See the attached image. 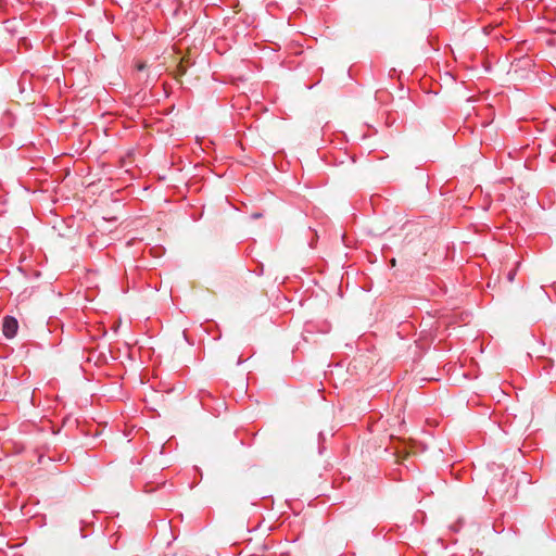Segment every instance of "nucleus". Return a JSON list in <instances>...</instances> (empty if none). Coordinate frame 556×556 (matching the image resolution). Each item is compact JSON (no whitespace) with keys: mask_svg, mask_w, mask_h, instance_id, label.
I'll use <instances>...</instances> for the list:
<instances>
[{"mask_svg":"<svg viewBox=\"0 0 556 556\" xmlns=\"http://www.w3.org/2000/svg\"><path fill=\"white\" fill-rule=\"evenodd\" d=\"M18 329L17 319L13 316H5L2 321V331L7 339H12L16 336Z\"/></svg>","mask_w":556,"mask_h":556,"instance_id":"1","label":"nucleus"},{"mask_svg":"<svg viewBox=\"0 0 556 556\" xmlns=\"http://www.w3.org/2000/svg\"><path fill=\"white\" fill-rule=\"evenodd\" d=\"M324 440H325V435H324V433H323V432H319V433H318V441H319V447H318V450H319V454H321V453H323V450H324V445H323V441H324Z\"/></svg>","mask_w":556,"mask_h":556,"instance_id":"2","label":"nucleus"},{"mask_svg":"<svg viewBox=\"0 0 556 556\" xmlns=\"http://www.w3.org/2000/svg\"><path fill=\"white\" fill-rule=\"evenodd\" d=\"M201 402H204V396H211V393L208 391L201 390ZM204 405V403H202Z\"/></svg>","mask_w":556,"mask_h":556,"instance_id":"3","label":"nucleus"},{"mask_svg":"<svg viewBox=\"0 0 556 556\" xmlns=\"http://www.w3.org/2000/svg\"><path fill=\"white\" fill-rule=\"evenodd\" d=\"M514 276H515V274L510 271V273L508 274V280H509V281H513V280H514Z\"/></svg>","mask_w":556,"mask_h":556,"instance_id":"4","label":"nucleus"},{"mask_svg":"<svg viewBox=\"0 0 556 556\" xmlns=\"http://www.w3.org/2000/svg\"><path fill=\"white\" fill-rule=\"evenodd\" d=\"M242 363V359L239 357L237 361V364L240 365Z\"/></svg>","mask_w":556,"mask_h":556,"instance_id":"5","label":"nucleus"},{"mask_svg":"<svg viewBox=\"0 0 556 556\" xmlns=\"http://www.w3.org/2000/svg\"><path fill=\"white\" fill-rule=\"evenodd\" d=\"M138 70H139V71L143 70V65H139V66H138Z\"/></svg>","mask_w":556,"mask_h":556,"instance_id":"6","label":"nucleus"}]
</instances>
